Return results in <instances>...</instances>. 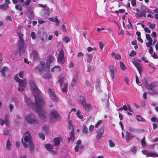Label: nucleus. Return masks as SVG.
I'll list each match as a JSON object with an SVG mask.
<instances>
[{"mask_svg": "<svg viewBox=\"0 0 158 158\" xmlns=\"http://www.w3.org/2000/svg\"><path fill=\"white\" fill-rule=\"evenodd\" d=\"M29 85L34 96L37 108L38 109V111H39L40 107L45 104L44 100L40 95V91L34 81H30Z\"/></svg>", "mask_w": 158, "mask_h": 158, "instance_id": "obj_1", "label": "nucleus"}, {"mask_svg": "<svg viewBox=\"0 0 158 158\" xmlns=\"http://www.w3.org/2000/svg\"><path fill=\"white\" fill-rule=\"evenodd\" d=\"M25 101L26 103L27 104V105L31 106V107H33L34 105H35V106H34V107L35 109L37 110L36 112L37 113L39 114V116L41 118H45L46 112L45 111V110L44 109H43L42 108L44 104L41 107H40V111H38V109L37 108L36 106L35 105V103H36L35 101V103H32L31 100L28 98L27 97H25Z\"/></svg>", "mask_w": 158, "mask_h": 158, "instance_id": "obj_2", "label": "nucleus"}, {"mask_svg": "<svg viewBox=\"0 0 158 158\" xmlns=\"http://www.w3.org/2000/svg\"><path fill=\"white\" fill-rule=\"evenodd\" d=\"M22 140V144L24 147H28V144H30V142H32L31 139V135L28 131H27L24 135Z\"/></svg>", "mask_w": 158, "mask_h": 158, "instance_id": "obj_3", "label": "nucleus"}, {"mask_svg": "<svg viewBox=\"0 0 158 158\" xmlns=\"http://www.w3.org/2000/svg\"><path fill=\"white\" fill-rule=\"evenodd\" d=\"M14 79L16 82L19 83V87L18 89V91H20L22 92H23L27 85L26 80H22L19 78L17 76H15V77Z\"/></svg>", "mask_w": 158, "mask_h": 158, "instance_id": "obj_4", "label": "nucleus"}, {"mask_svg": "<svg viewBox=\"0 0 158 158\" xmlns=\"http://www.w3.org/2000/svg\"><path fill=\"white\" fill-rule=\"evenodd\" d=\"M25 119L30 124L37 123H38L35 116L33 114L30 113L25 115Z\"/></svg>", "mask_w": 158, "mask_h": 158, "instance_id": "obj_5", "label": "nucleus"}, {"mask_svg": "<svg viewBox=\"0 0 158 158\" xmlns=\"http://www.w3.org/2000/svg\"><path fill=\"white\" fill-rule=\"evenodd\" d=\"M17 45V49L19 53L21 55L22 52H23L24 41L23 40H19Z\"/></svg>", "mask_w": 158, "mask_h": 158, "instance_id": "obj_6", "label": "nucleus"}, {"mask_svg": "<svg viewBox=\"0 0 158 158\" xmlns=\"http://www.w3.org/2000/svg\"><path fill=\"white\" fill-rule=\"evenodd\" d=\"M64 52L63 50L61 49L59 52L58 54V57L57 58L58 61L61 64L64 63V61L63 59L64 56Z\"/></svg>", "mask_w": 158, "mask_h": 158, "instance_id": "obj_7", "label": "nucleus"}, {"mask_svg": "<svg viewBox=\"0 0 158 158\" xmlns=\"http://www.w3.org/2000/svg\"><path fill=\"white\" fill-rule=\"evenodd\" d=\"M50 116L52 118L56 119L58 118H60V114L56 110H52L49 114Z\"/></svg>", "mask_w": 158, "mask_h": 158, "instance_id": "obj_8", "label": "nucleus"}, {"mask_svg": "<svg viewBox=\"0 0 158 158\" xmlns=\"http://www.w3.org/2000/svg\"><path fill=\"white\" fill-rule=\"evenodd\" d=\"M146 11L145 6H142L140 9V14L137 13V15H138V18L142 17H146Z\"/></svg>", "mask_w": 158, "mask_h": 158, "instance_id": "obj_9", "label": "nucleus"}, {"mask_svg": "<svg viewBox=\"0 0 158 158\" xmlns=\"http://www.w3.org/2000/svg\"><path fill=\"white\" fill-rule=\"evenodd\" d=\"M104 128L103 127L100 128L98 131L96 135V138L98 139H101L104 134Z\"/></svg>", "mask_w": 158, "mask_h": 158, "instance_id": "obj_10", "label": "nucleus"}, {"mask_svg": "<svg viewBox=\"0 0 158 158\" xmlns=\"http://www.w3.org/2000/svg\"><path fill=\"white\" fill-rule=\"evenodd\" d=\"M144 86L147 89L152 90L156 86V85L154 83H152L148 84L147 81H146L144 84Z\"/></svg>", "mask_w": 158, "mask_h": 158, "instance_id": "obj_11", "label": "nucleus"}, {"mask_svg": "<svg viewBox=\"0 0 158 158\" xmlns=\"http://www.w3.org/2000/svg\"><path fill=\"white\" fill-rule=\"evenodd\" d=\"M133 63L136 68L138 70L140 74H141V72L142 71V67L141 64L139 63L137 61H133Z\"/></svg>", "mask_w": 158, "mask_h": 158, "instance_id": "obj_12", "label": "nucleus"}, {"mask_svg": "<svg viewBox=\"0 0 158 158\" xmlns=\"http://www.w3.org/2000/svg\"><path fill=\"white\" fill-rule=\"evenodd\" d=\"M49 94L51 97V99H52L54 101H56L57 100V97L55 94L54 91L52 90L51 89H49Z\"/></svg>", "mask_w": 158, "mask_h": 158, "instance_id": "obj_13", "label": "nucleus"}, {"mask_svg": "<svg viewBox=\"0 0 158 158\" xmlns=\"http://www.w3.org/2000/svg\"><path fill=\"white\" fill-rule=\"evenodd\" d=\"M117 72L116 68L114 66H111L110 69V75L112 78V80H114V73Z\"/></svg>", "mask_w": 158, "mask_h": 158, "instance_id": "obj_14", "label": "nucleus"}, {"mask_svg": "<svg viewBox=\"0 0 158 158\" xmlns=\"http://www.w3.org/2000/svg\"><path fill=\"white\" fill-rule=\"evenodd\" d=\"M28 147H29L30 152L31 153H33L35 150V146L33 144L32 142H30V144H28Z\"/></svg>", "mask_w": 158, "mask_h": 158, "instance_id": "obj_15", "label": "nucleus"}, {"mask_svg": "<svg viewBox=\"0 0 158 158\" xmlns=\"http://www.w3.org/2000/svg\"><path fill=\"white\" fill-rule=\"evenodd\" d=\"M74 133V131H73V130H71L69 137L68 138V142H69L72 140L73 141L75 140V136Z\"/></svg>", "mask_w": 158, "mask_h": 158, "instance_id": "obj_16", "label": "nucleus"}, {"mask_svg": "<svg viewBox=\"0 0 158 158\" xmlns=\"http://www.w3.org/2000/svg\"><path fill=\"white\" fill-rule=\"evenodd\" d=\"M84 108L85 109V110L86 111H89L90 109L91 108V106L89 104H87L86 102L84 103L82 105Z\"/></svg>", "mask_w": 158, "mask_h": 158, "instance_id": "obj_17", "label": "nucleus"}, {"mask_svg": "<svg viewBox=\"0 0 158 158\" xmlns=\"http://www.w3.org/2000/svg\"><path fill=\"white\" fill-rule=\"evenodd\" d=\"M31 56L33 57V60H37L39 58V56L36 51H33L31 54Z\"/></svg>", "mask_w": 158, "mask_h": 158, "instance_id": "obj_18", "label": "nucleus"}, {"mask_svg": "<svg viewBox=\"0 0 158 158\" xmlns=\"http://www.w3.org/2000/svg\"><path fill=\"white\" fill-rule=\"evenodd\" d=\"M54 144L55 146L59 145L60 144V139L56 137L54 139Z\"/></svg>", "mask_w": 158, "mask_h": 158, "instance_id": "obj_19", "label": "nucleus"}, {"mask_svg": "<svg viewBox=\"0 0 158 158\" xmlns=\"http://www.w3.org/2000/svg\"><path fill=\"white\" fill-rule=\"evenodd\" d=\"M146 156L148 157H158V154L156 153L148 152Z\"/></svg>", "mask_w": 158, "mask_h": 158, "instance_id": "obj_20", "label": "nucleus"}, {"mask_svg": "<svg viewBox=\"0 0 158 158\" xmlns=\"http://www.w3.org/2000/svg\"><path fill=\"white\" fill-rule=\"evenodd\" d=\"M44 146L47 150L49 151H53L51 150L53 148V146L52 145H51L50 143H48L45 144Z\"/></svg>", "mask_w": 158, "mask_h": 158, "instance_id": "obj_21", "label": "nucleus"}, {"mask_svg": "<svg viewBox=\"0 0 158 158\" xmlns=\"http://www.w3.org/2000/svg\"><path fill=\"white\" fill-rule=\"evenodd\" d=\"M8 68L6 67H2V69L1 70V72L2 73L3 76L5 77L6 75L5 71L8 70Z\"/></svg>", "mask_w": 158, "mask_h": 158, "instance_id": "obj_22", "label": "nucleus"}, {"mask_svg": "<svg viewBox=\"0 0 158 158\" xmlns=\"http://www.w3.org/2000/svg\"><path fill=\"white\" fill-rule=\"evenodd\" d=\"M126 141L127 142H129L131 138L132 137V136L131 135V134L129 133L128 132H127L126 133Z\"/></svg>", "mask_w": 158, "mask_h": 158, "instance_id": "obj_23", "label": "nucleus"}, {"mask_svg": "<svg viewBox=\"0 0 158 158\" xmlns=\"http://www.w3.org/2000/svg\"><path fill=\"white\" fill-rule=\"evenodd\" d=\"M68 84L67 83H64V87L62 88V91L63 93L66 94L67 91Z\"/></svg>", "mask_w": 158, "mask_h": 158, "instance_id": "obj_24", "label": "nucleus"}, {"mask_svg": "<svg viewBox=\"0 0 158 158\" xmlns=\"http://www.w3.org/2000/svg\"><path fill=\"white\" fill-rule=\"evenodd\" d=\"M9 7V6L8 5L5 4L0 5V9H2L4 10L8 9Z\"/></svg>", "mask_w": 158, "mask_h": 158, "instance_id": "obj_25", "label": "nucleus"}, {"mask_svg": "<svg viewBox=\"0 0 158 158\" xmlns=\"http://www.w3.org/2000/svg\"><path fill=\"white\" fill-rule=\"evenodd\" d=\"M55 60V58L52 55H49L48 56V61L49 63L53 62Z\"/></svg>", "mask_w": 158, "mask_h": 158, "instance_id": "obj_26", "label": "nucleus"}, {"mask_svg": "<svg viewBox=\"0 0 158 158\" xmlns=\"http://www.w3.org/2000/svg\"><path fill=\"white\" fill-rule=\"evenodd\" d=\"M69 128L71 129L72 130H73L74 131V126L71 120H69L68 121Z\"/></svg>", "mask_w": 158, "mask_h": 158, "instance_id": "obj_27", "label": "nucleus"}, {"mask_svg": "<svg viewBox=\"0 0 158 158\" xmlns=\"http://www.w3.org/2000/svg\"><path fill=\"white\" fill-rule=\"evenodd\" d=\"M86 55L87 56L86 58L87 61L89 63H90L92 59V55L88 54H86Z\"/></svg>", "mask_w": 158, "mask_h": 158, "instance_id": "obj_28", "label": "nucleus"}, {"mask_svg": "<svg viewBox=\"0 0 158 158\" xmlns=\"http://www.w3.org/2000/svg\"><path fill=\"white\" fill-rule=\"evenodd\" d=\"M120 66L121 70H125L126 69V66L123 63L122 61H121L120 62Z\"/></svg>", "mask_w": 158, "mask_h": 158, "instance_id": "obj_29", "label": "nucleus"}, {"mask_svg": "<svg viewBox=\"0 0 158 158\" xmlns=\"http://www.w3.org/2000/svg\"><path fill=\"white\" fill-rule=\"evenodd\" d=\"M80 101L82 105L85 103H86V101L85 98L83 96H81L80 97Z\"/></svg>", "mask_w": 158, "mask_h": 158, "instance_id": "obj_30", "label": "nucleus"}, {"mask_svg": "<svg viewBox=\"0 0 158 158\" xmlns=\"http://www.w3.org/2000/svg\"><path fill=\"white\" fill-rule=\"evenodd\" d=\"M64 78L63 77H61L59 80L58 81L59 83L60 87H62L63 85V84L64 80Z\"/></svg>", "mask_w": 158, "mask_h": 158, "instance_id": "obj_31", "label": "nucleus"}, {"mask_svg": "<svg viewBox=\"0 0 158 158\" xmlns=\"http://www.w3.org/2000/svg\"><path fill=\"white\" fill-rule=\"evenodd\" d=\"M31 2V0H26L25 2L23 4H22V5L23 6H28L30 3Z\"/></svg>", "mask_w": 158, "mask_h": 158, "instance_id": "obj_32", "label": "nucleus"}, {"mask_svg": "<svg viewBox=\"0 0 158 158\" xmlns=\"http://www.w3.org/2000/svg\"><path fill=\"white\" fill-rule=\"evenodd\" d=\"M136 119L139 121L143 122L145 121V119L139 115H136Z\"/></svg>", "mask_w": 158, "mask_h": 158, "instance_id": "obj_33", "label": "nucleus"}, {"mask_svg": "<svg viewBox=\"0 0 158 158\" xmlns=\"http://www.w3.org/2000/svg\"><path fill=\"white\" fill-rule=\"evenodd\" d=\"M82 132L84 134H86L88 132V128L86 125H83V128Z\"/></svg>", "mask_w": 158, "mask_h": 158, "instance_id": "obj_34", "label": "nucleus"}, {"mask_svg": "<svg viewBox=\"0 0 158 158\" xmlns=\"http://www.w3.org/2000/svg\"><path fill=\"white\" fill-rule=\"evenodd\" d=\"M44 77L46 79H50L52 77L51 75L48 73L44 74Z\"/></svg>", "mask_w": 158, "mask_h": 158, "instance_id": "obj_35", "label": "nucleus"}, {"mask_svg": "<svg viewBox=\"0 0 158 158\" xmlns=\"http://www.w3.org/2000/svg\"><path fill=\"white\" fill-rule=\"evenodd\" d=\"M47 15L48 16H49L50 15V9L48 7H46L45 9L43 10Z\"/></svg>", "mask_w": 158, "mask_h": 158, "instance_id": "obj_36", "label": "nucleus"}, {"mask_svg": "<svg viewBox=\"0 0 158 158\" xmlns=\"http://www.w3.org/2000/svg\"><path fill=\"white\" fill-rule=\"evenodd\" d=\"M11 145L10 142V140L8 139L7 140L6 144V147L7 148L8 150H9L10 148V146Z\"/></svg>", "mask_w": 158, "mask_h": 158, "instance_id": "obj_37", "label": "nucleus"}, {"mask_svg": "<svg viewBox=\"0 0 158 158\" xmlns=\"http://www.w3.org/2000/svg\"><path fill=\"white\" fill-rule=\"evenodd\" d=\"M15 8L17 10H19L20 11H22V8L21 5L19 4H17L15 6Z\"/></svg>", "mask_w": 158, "mask_h": 158, "instance_id": "obj_38", "label": "nucleus"}, {"mask_svg": "<svg viewBox=\"0 0 158 158\" xmlns=\"http://www.w3.org/2000/svg\"><path fill=\"white\" fill-rule=\"evenodd\" d=\"M77 117L81 119H82L83 118V116L81 114L80 111L78 110L77 111Z\"/></svg>", "mask_w": 158, "mask_h": 158, "instance_id": "obj_39", "label": "nucleus"}, {"mask_svg": "<svg viewBox=\"0 0 158 158\" xmlns=\"http://www.w3.org/2000/svg\"><path fill=\"white\" fill-rule=\"evenodd\" d=\"M150 28L152 29H154L156 26V24L154 23L152 24L150 22L148 23Z\"/></svg>", "mask_w": 158, "mask_h": 158, "instance_id": "obj_40", "label": "nucleus"}, {"mask_svg": "<svg viewBox=\"0 0 158 158\" xmlns=\"http://www.w3.org/2000/svg\"><path fill=\"white\" fill-rule=\"evenodd\" d=\"M109 145L110 147H114L115 146L114 143L112 142L111 139H109L108 141Z\"/></svg>", "mask_w": 158, "mask_h": 158, "instance_id": "obj_41", "label": "nucleus"}, {"mask_svg": "<svg viewBox=\"0 0 158 158\" xmlns=\"http://www.w3.org/2000/svg\"><path fill=\"white\" fill-rule=\"evenodd\" d=\"M145 137L144 136L143 139L141 141V143L143 146H146V143L145 141Z\"/></svg>", "mask_w": 158, "mask_h": 158, "instance_id": "obj_42", "label": "nucleus"}, {"mask_svg": "<svg viewBox=\"0 0 158 158\" xmlns=\"http://www.w3.org/2000/svg\"><path fill=\"white\" fill-rule=\"evenodd\" d=\"M76 82L75 79L74 78H73L72 80V81L71 82V86L72 87H73L74 86L76 85Z\"/></svg>", "mask_w": 158, "mask_h": 158, "instance_id": "obj_43", "label": "nucleus"}, {"mask_svg": "<svg viewBox=\"0 0 158 158\" xmlns=\"http://www.w3.org/2000/svg\"><path fill=\"white\" fill-rule=\"evenodd\" d=\"M136 52L133 50H132L129 54V56L131 57L134 56L136 55Z\"/></svg>", "mask_w": 158, "mask_h": 158, "instance_id": "obj_44", "label": "nucleus"}, {"mask_svg": "<svg viewBox=\"0 0 158 158\" xmlns=\"http://www.w3.org/2000/svg\"><path fill=\"white\" fill-rule=\"evenodd\" d=\"M39 136L42 139L44 140L45 139V136L44 134L42 132H40L39 133Z\"/></svg>", "mask_w": 158, "mask_h": 158, "instance_id": "obj_45", "label": "nucleus"}, {"mask_svg": "<svg viewBox=\"0 0 158 158\" xmlns=\"http://www.w3.org/2000/svg\"><path fill=\"white\" fill-rule=\"evenodd\" d=\"M152 92H151L150 94L151 95H153L154 94H156L158 95V92L156 90H152Z\"/></svg>", "mask_w": 158, "mask_h": 158, "instance_id": "obj_46", "label": "nucleus"}, {"mask_svg": "<svg viewBox=\"0 0 158 158\" xmlns=\"http://www.w3.org/2000/svg\"><path fill=\"white\" fill-rule=\"evenodd\" d=\"M63 40L64 41H65L66 43H67L70 41V38L66 36L63 38Z\"/></svg>", "mask_w": 158, "mask_h": 158, "instance_id": "obj_47", "label": "nucleus"}, {"mask_svg": "<svg viewBox=\"0 0 158 158\" xmlns=\"http://www.w3.org/2000/svg\"><path fill=\"white\" fill-rule=\"evenodd\" d=\"M17 34L19 37V40H23V35L20 32H18Z\"/></svg>", "mask_w": 158, "mask_h": 158, "instance_id": "obj_48", "label": "nucleus"}, {"mask_svg": "<svg viewBox=\"0 0 158 158\" xmlns=\"http://www.w3.org/2000/svg\"><path fill=\"white\" fill-rule=\"evenodd\" d=\"M96 86L97 87H99L100 85V82L99 79H97L96 81Z\"/></svg>", "mask_w": 158, "mask_h": 158, "instance_id": "obj_49", "label": "nucleus"}, {"mask_svg": "<svg viewBox=\"0 0 158 158\" xmlns=\"http://www.w3.org/2000/svg\"><path fill=\"white\" fill-rule=\"evenodd\" d=\"M42 67L38 65L35 68V69H37L40 73L41 72L42 70Z\"/></svg>", "mask_w": 158, "mask_h": 158, "instance_id": "obj_50", "label": "nucleus"}, {"mask_svg": "<svg viewBox=\"0 0 158 158\" xmlns=\"http://www.w3.org/2000/svg\"><path fill=\"white\" fill-rule=\"evenodd\" d=\"M137 151V149L135 146H133L131 149V151L133 153H135Z\"/></svg>", "mask_w": 158, "mask_h": 158, "instance_id": "obj_51", "label": "nucleus"}, {"mask_svg": "<svg viewBox=\"0 0 158 158\" xmlns=\"http://www.w3.org/2000/svg\"><path fill=\"white\" fill-rule=\"evenodd\" d=\"M114 58L117 60H119L121 59V57L120 55L117 54L115 55Z\"/></svg>", "mask_w": 158, "mask_h": 158, "instance_id": "obj_52", "label": "nucleus"}, {"mask_svg": "<svg viewBox=\"0 0 158 158\" xmlns=\"http://www.w3.org/2000/svg\"><path fill=\"white\" fill-rule=\"evenodd\" d=\"M31 36L32 39H35L36 38L35 33V32L33 31L31 32Z\"/></svg>", "mask_w": 158, "mask_h": 158, "instance_id": "obj_53", "label": "nucleus"}, {"mask_svg": "<svg viewBox=\"0 0 158 158\" xmlns=\"http://www.w3.org/2000/svg\"><path fill=\"white\" fill-rule=\"evenodd\" d=\"M135 78H136V83L139 85H140L139 84H141V83L139 81V77L138 76L136 75L135 76Z\"/></svg>", "mask_w": 158, "mask_h": 158, "instance_id": "obj_54", "label": "nucleus"}, {"mask_svg": "<svg viewBox=\"0 0 158 158\" xmlns=\"http://www.w3.org/2000/svg\"><path fill=\"white\" fill-rule=\"evenodd\" d=\"M23 73H24V72H23V71H20V72L19 73V77L20 78H23Z\"/></svg>", "mask_w": 158, "mask_h": 158, "instance_id": "obj_55", "label": "nucleus"}, {"mask_svg": "<svg viewBox=\"0 0 158 158\" xmlns=\"http://www.w3.org/2000/svg\"><path fill=\"white\" fill-rule=\"evenodd\" d=\"M152 40H149V42L148 43H146V45L148 47H150L152 44Z\"/></svg>", "mask_w": 158, "mask_h": 158, "instance_id": "obj_56", "label": "nucleus"}, {"mask_svg": "<svg viewBox=\"0 0 158 158\" xmlns=\"http://www.w3.org/2000/svg\"><path fill=\"white\" fill-rule=\"evenodd\" d=\"M94 126L93 125H91L89 127V130L90 132H92L94 130Z\"/></svg>", "mask_w": 158, "mask_h": 158, "instance_id": "obj_57", "label": "nucleus"}, {"mask_svg": "<svg viewBox=\"0 0 158 158\" xmlns=\"http://www.w3.org/2000/svg\"><path fill=\"white\" fill-rule=\"evenodd\" d=\"M146 39L149 40H152V38L151 37L150 35L149 34H147L146 35Z\"/></svg>", "mask_w": 158, "mask_h": 158, "instance_id": "obj_58", "label": "nucleus"}, {"mask_svg": "<svg viewBox=\"0 0 158 158\" xmlns=\"http://www.w3.org/2000/svg\"><path fill=\"white\" fill-rule=\"evenodd\" d=\"M102 122V121L101 120H100L98 121V122H97V123L95 125V127H98V126L101 124Z\"/></svg>", "mask_w": 158, "mask_h": 158, "instance_id": "obj_59", "label": "nucleus"}, {"mask_svg": "<svg viewBox=\"0 0 158 158\" xmlns=\"http://www.w3.org/2000/svg\"><path fill=\"white\" fill-rule=\"evenodd\" d=\"M55 22H56L57 23V24H56L57 26H58L59 25V24L60 22V21L58 19L57 16H56L55 17Z\"/></svg>", "mask_w": 158, "mask_h": 158, "instance_id": "obj_60", "label": "nucleus"}, {"mask_svg": "<svg viewBox=\"0 0 158 158\" xmlns=\"http://www.w3.org/2000/svg\"><path fill=\"white\" fill-rule=\"evenodd\" d=\"M99 46L100 49H103L104 47V44L102 42H99Z\"/></svg>", "mask_w": 158, "mask_h": 158, "instance_id": "obj_61", "label": "nucleus"}, {"mask_svg": "<svg viewBox=\"0 0 158 158\" xmlns=\"http://www.w3.org/2000/svg\"><path fill=\"white\" fill-rule=\"evenodd\" d=\"M84 54L82 52H80L78 53L77 56L78 57H81L82 58Z\"/></svg>", "mask_w": 158, "mask_h": 158, "instance_id": "obj_62", "label": "nucleus"}, {"mask_svg": "<svg viewBox=\"0 0 158 158\" xmlns=\"http://www.w3.org/2000/svg\"><path fill=\"white\" fill-rule=\"evenodd\" d=\"M131 4L133 6H134L136 4V0H131Z\"/></svg>", "mask_w": 158, "mask_h": 158, "instance_id": "obj_63", "label": "nucleus"}, {"mask_svg": "<svg viewBox=\"0 0 158 158\" xmlns=\"http://www.w3.org/2000/svg\"><path fill=\"white\" fill-rule=\"evenodd\" d=\"M128 130L132 132H134L135 131V130L134 128L131 127H128Z\"/></svg>", "mask_w": 158, "mask_h": 158, "instance_id": "obj_64", "label": "nucleus"}]
</instances>
